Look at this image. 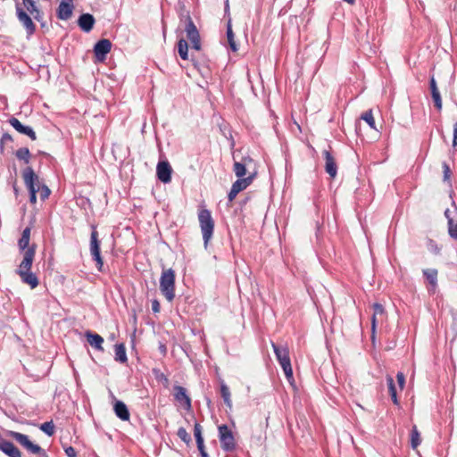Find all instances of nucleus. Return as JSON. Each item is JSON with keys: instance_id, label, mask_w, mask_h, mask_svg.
I'll list each match as a JSON object with an SVG mask.
<instances>
[{"instance_id": "nucleus-39", "label": "nucleus", "mask_w": 457, "mask_h": 457, "mask_svg": "<svg viewBox=\"0 0 457 457\" xmlns=\"http://www.w3.org/2000/svg\"><path fill=\"white\" fill-rule=\"evenodd\" d=\"M448 233L453 239L457 240V222L453 219H449Z\"/></svg>"}, {"instance_id": "nucleus-5", "label": "nucleus", "mask_w": 457, "mask_h": 457, "mask_svg": "<svg viewBox=\"0 0 457 457\" xmlns=\"http://www.w3.org/2000/svg\"><path fill=\"white\" fill-rule=\"evenodd\" d=\"M10 436L30 453L39 454L41 457H48L45 450L39 445L33 444L28 436L14 431H11Z\"/></svg>"}, {"instance_id": "nucleus-7", "label": "nucleus", "mask_w": 457, "mask_h": 457, "mask_svg": "<svg viewBox=\"0 0 457 457\" xmlns=\"http://www.w3.org/2000/svg\"><path fill=\"white\" fill-rule=\"evenodd\" d=\"M185 31L187 34V39L192 44V48H194L196 51H199L201 49V38L199 31L193 22L191 17L188 15L187 18V24L185 27Z\"/></svg>"}, {"instance_id": "nucleus-17", "label": "nucleus", "mask_w": 457, "mask_h": 457, "mask_svg": "<svg viewBox=\"0 0 457 457\" xmlns=\"http://www.w3.org/2000/svg\"><path fill=\"white\" fill-rule=\"evenodd\" d=\"M0 450L10 457H21L20 450L10 441H0Z\"/></svg>"}, {"instance_id": "nucleus-54", "label": "nucleus", "mask_w": 457, "mask_h": 457, "mask_svg": "<svg viewBox=\"0 0 457 457\" xmlns=\"http://www.w3.org/2000/svg\"><path fill=\"white\" fill-rule=\"evenodd\" d=\"M201 454V457H209L208 453L205 451V447L198 449Z\"/></svg>"}, {"instance_id": "nucleus-26", "label": "nucleus", "mask_w": 457, "mask_h": 457, "mask_svg": "<svg viewBox=\"0 0 457 457\" xmlns=\"http://www.w3.org/2000/svg\"><path fill=\"white\" fill-rule=\"evenodd\" d=\"M178 53L181 59H183V60L188 59V44H187V40L183 37H181L178 41Z\"/></svg>"}, {"instance_id": "nucleus-58", "label": "nucleus", "mask_w": 457, "mask_h": 457, "mask_svg": "<svg viewBox=\"0 0 457 457\" xmlns=\"http://www.w3.org/2000/svg\"><path fill=\"white\" fill-rule=\"evenodd\" d=\"M13 190H14L15 195H18V188H17V187L15 185L13 186Z\"/></svg>"}, {"instance_id": "nucleus-46", "label": "nucleus", "mask_w": 457, "mask_h": 457, "mask_svg": "<svg viewBox=\"0 0 457 457\" xmlns=\"http://www.w3.org/2000/svg\"><path fill=\"white\" fill-rule=\"evenodd\" d=\"M443 168H444V179H445V180H446L450 177L451 170H450L448 164L445 162H444Z\"/></svg>"}, {"instance_id": "nucleus-40", "label": "nucleus", "mask_w": 457, "mask_h": 457, "mask_svg": "<svg viewBox=\"0 0 457 457\" xmlns=\"http://www.w3.org/2000/svg\"><path fill=\"white\" fill-rule=\"evenodd\" d=\"M177 436L187 445L191 442V436L184 428H179L178 429Z\"/></svg>"}, {"instance_id": "nucleus-57", "label": "nucleus", "mask_w": 457, "mask_h": 457, "mask_svg": "<svg viewBox=\"0 0 457 457\" xmlns=\"http://www.w3.org/2000/svg\"><path fill=\"white\" fill-rule=\"evenodd\" d=\"M344 1L348 3L349 4H353L355 3V0H344Z\"/></svg>"}, {"instance_id": "nucleus-18", "label": "nucleus", "mask_w": 457, "mask_h": 457, "mask_svg": "<svg viewBox=\"0 0 457 457\" xmlns=\"http://www.w3.org/2000/svg\"><path fill=\"white\" fill-rule=\"evenodd\" d=\"M174 391L175 399L178 402L184 403L187 409H189L191 407V400L189 396L187 395L186 389L181 386H175Z\"/></svg>"}, {"instance_id": "nucleus-32", "label": "nucleus", "mask_w": 457, "mask_h": 457, "mask_svg": "<svg viewBox=\"0 0 457 457\" xmlns=\"http://www.w3.org/2000/svg\"><path fill=\"white\" fill-rule=\"evenodd\" d=\"M202 427L199 423H195L194 426V436L195 437L197 448L201 449L204 447V437L202 436Z\"/></svg>"}, {"instance_id": "nucleus-22", "label": "nucleus", "mask_w": 457, "mask_h": 457, "mask_svg": "<svg viewBox=\"0 0 457 457\" xmlns=\"http://www.w3.org/2000/svg\"><path fill=\"white\" fill-rule=\"evenodd\" d=\"M429 87H430L431 96H432L435 106L436 107L437 110H441L442 99H441V96H440V93L437 88L436 82V79L434 77H432L430 79Z\"/></svg>"}, {"instance_id": "nucleus-45", "label": "nucleus", "mask_w": 457, "mask_h": 457, "mask_svg": "<svg viewBox=\"0 0 457 457\" xmlns=\"http://www.w3.org/2000/svg\"><path fill=\"white\" fill-rule=\"evenodd\" d=\"M64 451L68 457H77V452L72 446L66 447Z\"/></svg>"}, {"instance_id": "nucleus-16", "label": "nucleus", "mask_w": 457, "mask_h": 457, "mask_svg": "<svg viewBox=\"0 0 457 457\" xmlns=\"http://www.w3.org/2000/svg\"><path fill=\"white\" fill-rule=\"evenodd\" d=\"M78 24L83 31L89 32L94 27L95 18L90 13H83L79 16Z\"/></svg>"}, {"instance_id": "nucleus-35", "label": "nucleus", "mask_w": 457, "mask_h": 457, "mask_svg": "<svg viewBox=\"0 0 457 457\" xmlns=\"http://www.w3.org/2000/svg\"><path fill=\"white\" fill-rule=\"evenodd\" d=\"M16 157L19 160L24 161L26 163L29 162L30 152L27 147L19 148L15 153Z\"/></svg>"}, {"instance_id": "nucleus-1", "label": "nucleus", "mask_w": 457, "mask_h": 457, "mask_svg": "<svg viewBox=\"0 0 457 457\" xmlns=\"http://www.w3.org/2000/svg\"><path fill=\"white\" fill-rule=\"evenodd\" d=\"M274 353L279 362L285 376L290 384L294 381L293 370L289 357V350L287 345L271 344Z\"/></svg>"}, {"instance_id": "nucleus-38", "label": "nucleus", "mask_w": 457, "mask_h": 457, "mask_svg": "<svg viewBox=\"0 0 457 457\" xmlns=\"http://www.w3.org/2000/svg\"><path fill=\"white\" fill-rule=\"evenodd\" d=\"M40 429L46 433L47 436H51L54 434V422L46 421L40 425Z\"/></svg>"}, {"instance_id": "nucleus-10", "label": "nucleus", "mask_w": 457, "mask_h": 457, "mask_svg": "<svg viewBox=\"0 0 457 457\" xmlns=\"http://www.w3.org/2000/svg\"><path fill=\"white\" fill-rule=\"evenodd\" d=\"M172 169L167 161L160 162L156 167L158 179L162 183H169L171 180Z\"/></svg>"}, {"instance_id": "nucleus-28", "label": "nucleus", "mask_w": 457, "mask_h": 457, "mask_svg": "<svg viewBox=\"0 0 457 457\" xmlns=\"http://www.w3.org/2000/svg\"><path fill=\"white\" fill-rule=\"evenodd\" d=\"M220 395L223 398V401L225 404L231 409L232 408V401H231V395L228 386L222 381L220 383Z\"/></svg>"}, {"instance_id": "nucleus-11", "label": "nucleus", "mask_w": 457, "mask_h": 457, "mask_svg": "<svg viewBox=\"0 0 457 457\" xmlns=\"http://www.w3.org/2000/svg\"><path fill=\"white\" fill-rule=\"evenodd\" d=\"M73 8L71 0H62L57 9V17L63 21L69 20L72 15Z\"/></svg>"}, {"instance_id": "nucleus-19", "label": "nucleus", "mask_w": 457, "mask_h": 457, "mask_svg": "<svg viewBox=\"0 0 457 457\" xmlns=\"http://www.w3.org/2000/svg\"><path fill=\"white\" fill-rule=\"evenodd\" d=\"M23 283L30 286L31 288H35L38 286V279L33 272L30 270L17 271Z\"/></svg>"}, {"instance_id": "nucleus-34", "label": "nucleus", "mask_w": 457, "mask_h": 457, "mask_svg": "<svg viewBox=\"0 0 457 457\" xmlns=\"http://www.w3.org/2000/svg\"><path fill=\"white\" fill-rule=\"evenodd\" d=\"M420 435L418 431L417 427L414 425L412 426L411 431V445L413 449L417 448L420 445Z\"/></svg>"}, {"instance_id": "nucleus-6", "label": "nucleus", "mask_w": 457, "mask_h": 457, "mask_svg": "<svg viewBox=\"0 0 457 457\" xmlns=\"http://www.w3.org/2000/svg\"><path fill=\"white\" fill-rule=\"evenodd\" d=\"M219 437L221 448L226 452H231L236 448V442L232 432L227 425L219 427Z\"/></svg>"}, {"instance_id": "nucleus-52", "label": "nucleus", "mask_w": 457, "mask_h": 457, "mask_svg": "<svg viewBox=\"0 0 457 457\" xmlns=\"http://www.w3.org/2000/svg\"><path fill=\"white\" fill-rule=\"evenodd\" d=\"M21 237H25L29 238V237H30V228H26L22 231Z\"/></svg>"}, {"instance_id": "nucleus-37", "label": "nucleus", "mask_w": 457, "mask_h": 457, "mask_svg": "<svg viewBox=\"0 0 457 457\" xmlns=\"http://www.w3.org/2000/svg\"><path fill=\"white\" fill-rule=\"evenodd\" d=\"M32 173H29L26 177V187L29 191V194H35L37 195V192L40 190V187H34L33 181H32Z\"/></svg>"}, {"instance_id": "nucleus-27", "label": "nucleus", "mask_w": 457, "mask_h": 457, "mask_svg": "<svg viewBox=\"0 0 457 457\" xmlns=\"http://www.w3.org/2000/svg\"><path fill=\"white\" fill-rule=\"evenodd\" d=\"M386 382H387L388 392L391 396V399L395 405H398L399 401L397 398L396 388H395V385L393 378L391 376H386Z\"/></svg>"}, {"instance_id": "nucleus-8", "label": "nucleus", "mask_w": 457, "mask_h": 457, "mask_svg": "<svg viewBox=\"0 0 457 457\" xmlns=\"http://www.w3.org/2000/svg\"><path fill=\"white\" fill-rule=\"evenodd\" d=\"M16 14L19 21L25 28L27 34L29 36L32 35L36 30V25L33 22L31 17L27 13V12L20 5V4H16Z\"/></svg>"}, {"instance_id": "nucleus-41", "label": "nucleus", "mask_w": 457, "mask_h": 457, "mask_svg": "<svg viewBox=\"0 0 457 457\" xmlns=\"http://www.w3.org/2000/svg\"><path fill=\"white\" fill-rule=\"evenodd\" d=\"M50 193H51L50 189L45 184H43L40 187L39 195H40L41 200L44 201L46 198H48V196L50 195Z\"/></svg>"}, {"instance_id": "nucleus-53", "label": "nucleus", "mask_w": 457, "mask_h": 457, "mask_svg": "<svg viewBox=\"0 0 457 457\" xmlns=\"http://www.w3.org/2000/svg\"><path fill=\"white\" fill-rule=\"evenodd\" d=\"M29 202L33 204H36L37 203V195L29 194Z\"/></svg>"}, {"instance_id": "nucleus-13", "label": "nucleus", "mask_w": 457, "mask_h": 457, "mask_svg": "<svg viewBox=\"0 0 457 457\" xmlns=\"http://www.w3.org/2000/svg\"><path fill=\"white\" fill-rule=\"evenodd\" d=\"M35 253L36 249L34 245L30 246L24 252L23 259L17 271L30 270L35 257Z\"/></svg>"}, {"instance_id": "nucleus-29", "label": "nucleus", "mask_w": 457, "mask_h": 457, "mask_svg": "<svg viewBox=\"0 0 457 457\" xmlns=\"http://www.w3.org/2000/svg\"><path fill=\"white\" fill-rule=\"evenodd\" d=\"M227 38H228V42L230 49L233 52H237L238 48H237V45L236 44L235 39H234V33L232 30L230 20L228 21V25H227Z\"/></svg>"}, {"instance_id": "nucleus-48", "label": "nucleus", "mask_w": 457, "mask_h": 457, "mask_svg": "<svg viewBox=\"0 0 457 457\" xmlns=\"http://www.w3.org/2000/svg\"><path fill=\"white\" fill-rule=\"evenodd\" d=\"M152 310L154 312H160V303L157 300H154L152 302Z\"/></svg>"}, {"instance_id": "nucleus-15", "label": "nucleus", "mask_w": 457, "mask_h": 457, "mask_svg": "<svg viewBox=\"0 0 457 457\" xmlns=\"http://www.w3.org/2000/svg\"><path fill=\"white\" fill-rule=\"evenodd\" d=\"M113 411L116 416L121 420L127 421L129 420V411L123 402L120 400H115V403L113 404Z\"/></svg>"}, {"instance_id": "nucleus-4", "label": "nucleus", "mask_w": 457, "mask_h": 457, "mask_svg": "<svg viewBox=\"0 0 457 457\" xmlns=\"http://www.w3.org/2000/svg\"><path fill=\"white\" fill-rule=\"evenodd\" d=\"M89 250L93 260L96 263L97 270L101 271L104 266V262L100 253V241L98 239V232L96 226H92Z\"/></svg>"}, {"instance_id": "nucleus-30", "label": "nucleus", "mask_w": 457, "mask_h": 457, "mask_svg": "<svg viewBox=\"0 0 457 457\" xmlns=\"http://www.w3.org/2000/svg\"><path fill=\"white\" fill-rule=\"evenodd\" d=\"M32 173V181L34 187H41L43 183L40 181L39 177L34 172L33 169L31 167H27L22 171V178L24 180V183L26 184V176L29 175V173Z\"/></svg>"}, {"instance_id": "nucleus-12", "label": "nucleus", "mask_w": 457, "mask_h": 457, "mask_svg": "<svg viewBox=\"0 0 457 457\" xmlns=\"http://www.w3.org/2000/svg\"><path fill=\"white\" fill-rule=\"evenodd\" d=\"M9 123L21 134L27 135L32 140H36L37 136L31 127L23 125L18 119L12 117L9 120Z\"/></svg>"}, {"instance_id": "nucleus-2", "label": "nucleus", "mask_w": 457, "mask_h": 457, "mask_svg": "<svg viewBox=\"0 0 457 457\" xmlns=\"http://www.w3.org/2000/svg\"><path fill=\"white\" fill-rule=\"evenodd\" d=\"M160 290L169 302L175 297V271L172 269L162 270L160 278Z\"/></svg>"}, {"instance_id": "nucleus-20", "label": "nucleus", "mask_w": 457, "mask_h": 457, "mask_svg": "<svg viewBox=\"0 0 457 457\" xmlns=\"http://www.w3.org/2000/svg\"><path fill=\"white\" fill-rule=\"evenodd\" d=\"M85 337H86L88 344L92 347H95L96 349L100 350V351L104 350V348H103L104 338L100 335L93 333L88 330V331H86Z\"/></svg>"}, {"instance_id": "nucleus-44", "label": "nucleus", "mask_w": 457, "mask_h": 457, "mask_svg": "<svg viewBox=\"0 0 457 457\" xmlns=\"http://www.w3.org/2000/svg\"><path fill=\"white\" fill-rule=\"evenodd\" d=\"M396 378L401 390H403L405 384V376L403 375V372H398L396 375Z\"/></svg>"}, {"instance_id": "nucleus-14", "label": "nucleus", "mask_w": 457, "mask_h": 457, "mask_svg": "<svg viewBox=\"0 0 457 457\" xmlns=\"http://www.w3.org/2000/svg\"><path fill=\"white\" fill-rule=\"evenodd\" d=\"M323 155H324V158H325V170H326V172L331 178H335L337 176V166L335 158L327 150H325L323 152Z\"/></svg>"}, {"instance_id": "nucleus-43", "label": "nucleus", "mask_w": 457, "mask_h": 457, "mask_svg": "<svg viewBox=\"0 0 457 457\" xmlns=\"http://www.w3.org/2000/svg\"><path fill=\"white\" fill-rule=\"evenodd\" d=\"M372 308H373V315H382L384 313V307L382 306V304L380 303H375L373 305H372Z\"/></svg>"}, {"instance_id": "nucleus-49", "label": "nucleus", "mask_w": 457, "mask_h": 457, "mask_svg": "<svg viewBox=\"0 0 457 457\" xmlns=\"http://www.w3.org/2000/svg\"><path fill=\"white\" fill-rule=\"evenodd\" d=\"M237 194L238 193L237 191H235L233 188H231L229 193H228V201L232 202L236 198Z\"/></svg>"}, {"instance_id": "nucleus-59", "label": "nucleus", "mask_w": 457, "mask_h": 457, "mask_svg": "<svg viewBox=\"0 0 457 457\" xmlns=\"http://www.w3.org/2000/svg\"><path fill=\"white\" fill-rule=\"evenodd\" d=\"M453 206H454L455 211L457 212V205L455 204V202H454V201H453Z\"/></svg>"}, {"instance_id": "nucleus-56", "label": "nucleus", "mask_w": 457, "mask_h": 457, "mask_svg": "<svg viewBox=\"0 0 457 457\" xmlns=\"http://www.w3.org/2000/svg\"><path fill=\"white\" fill-rule=\"evenodd\" d=\"M228 8H229V6H228V0H226V3H225V11H226V12H227V11H228Z\"/></svg>"}, {"instance_id": "nucleus-3", "label": "nucleus", "mask_w": 457, "mask_h": 457, "mask_svg": "<svg viewBox=\"0 0 457 457\" xmlns=\"http://www.w3.org/2000/svg\"><path fill=\"white\" fill-rule=\"evenodd\" d=\"M198 220L203 234L204 245L206 248L213 235L214 220L212 217L211 212L207 209H202L199 211Z\"/></svg>"}, {"instance_id": "nucleus-51", "label": "nucleus", "mask_w": 457, "mask_h": 457, "mask_svg": "<svg viewBox=\"0 0 457 457\" xmlns=\"http://www.w3.org/2000/svg\"><path fill=\"white\" fill-rule=\"evenodd\" d=\"M12 136H11V135H9L8 133H4V134L2 136V139H1V141H2L3 143H4V142H8V141H12Z\"/></svg>"}, {"instance_id": "nucleus-21", "label": "nucleus", "mask_w": 457, "mask_h": 457, "mask_svg": "<svg viewBox=\"0 0 457 457\" xmlns=\"http://www.w3.org/2000/svg\"><path fill=\"white\" fill-rule=\"evenodd\" d=\"M22 4L24 8L33 16V18L37 21H40L42 19V12L38 9L34 0H22Z\"/></svg>"}, {"instance_id": "nucleus-25", "label": "nucleus", "mask_w": 457, "mask_h": 457, "mask_svg": "<svg viewBox=\"0 0 457 457\" xmlns=\"http://www.w3.org/2000/svg\"><path fill=\"white\" fill-rule=\"evenodd\" d=\"M114 359L116 361L120 363H125L128 361L126 348L123 344L115 345V356Z\"/></svg>"}, {"instance_id": "nucleus-42", "label": "nucleus", "mask_w": 457, "mask_h": 457, "mask_svg": "<svg viewBox=\"0 0 457 457\" xmlns=\"http://www.w3.org/2000/svg\"><path fill=\"white\" fill-rule=\"evenodd\" d=\"M29 238L25 237H21L18 243L20 249L23 250V251H26L28 248L30 247V246H29Z\"/></svg>"}, {"instance_id": "nucleus-33", "label": "nucleus", "mask_w": 457, "mask_h": 457, "mask_svg": "<svg viewBox=\"0 0 457 457\" xmlns=\"http://www.w3.org/2000/svg\"><path fill=\"white\" fill-rule=\"evenodd\" d=\"M152 372L154 376V378L158 382L162 383L165 387L169 386L170 380L164 373H162L159 369H156V368L153 369Z\"/></svg>"}, {"instance_id": "nucleus-9", "label": "nucleus", "mask_w": 457, "mask_h": 457, "mask_svg": "<svg viewBox=\"0 0 457 457\" xmlns=\"http://www.w3.org/2000/svg\"><path fill=\"white\" fill-rule=\"evenodd\" d=\"M112 43L109 39H100L94 46V54L98 62H104L111 51Z\"/></svg>"}, {"instance_id": "nucleus-47", "label": "nucleus", "mask_w": 457, "mask_h": 457, "mask_svg": "<svg viewBox=\"0 0 457 457\" xmlns=\"http://www.w3.org/2000/svg\"><path fill=\"white\" fill-rule=\"evenodd\" d=\"M453 145L457 146V122L453 124Z\"/></svg>"}, {"instance_id": "nucleus-36", "label": "nucleus", "mask_w": 457, "mask_h": 457, "mask_svg": "<svg viewBox=\"0 0 457 457\" xmlns=\"http://www.w3.org/2000/svg\"><path fill=\"white\" fill-rule=\"evenodd\" d=\"M361 119L366 121L371 129H376L375 120L371 110L364 112L361 115Z\"/></svg>"}, {"instance_id": "nucleus-50", "label": "nucleus", "mask_w": 457, "mask_h": 457, "mask_svg": "<svg viewBox=\"0 0 457 457\" xmlns=\"http://www.w3.org/2000/svg\"><path fill=\"white\" fill-rule=\"evenodd\" d=\"M376 323H377V316L372 314V317H371V329H372V333L373 334L375 333Z\"/></svg>"}, {"instance_id": "nucleus-31", "label": "nucleus", "mask_w": 457, "mask_h": 457, "mask_svg": "<svg viewBox=\"0 0 457 457\" xmlns=\"http://www.w3.org/2000/svg\"><path fill=\"white\" fill-rule=\"evenodd\" d=\"M424 277L428 279L433 287H436L437 284V270L436 269L424 270Z\"/></svg>"}, {"instance_id": "nucleus-24", "label": "nucleus", "mask_w": 457, "mask_h": 457, "mask_svg": "<svg viewBox=\"0 0 457 457\" xmlns=\"http://www.w3.org/2000/svg\"><path fill=\"white\" fill-rule=\"evenodd\" d=\"M255 176V173H253L251 175H249L248 177L246 178H244V179H238L237 180H236L233 184H232V187L231 188H233L235 191H237V193H240L241 191H243L244 189H245L248 186H250V184L253 182V178Z\"/></svg>"}, {"instance_id": "nucleus-55", "label": "nucleus", "mask_w": 457, "mask_h": 457, "mask_svg": "<svg viewBox=\"0 0 457 457\" xmlns=\"http://www.w3.org/2000/svg\"><path fill=\"white\" fill-rule=\"evenodd\" d=\"M445 218L447 219V224H449V219H453V218L450 216V210H449V209L445 210Z\"/></svg>"}, {"instance_id": "nucleus-23", "label": "nucleus", "mask_w": 457, "mask_h": 457, "mask_svg": "<svg viewBox=\"0 0 457 457\" xmlns=\"http://www.w3.org/2000/svg\"><path fill=\"white\" fill-rule=\"evenodd\" d=\"M251 162L252 159L250 157L244 158L242 162H235L233 171L237 178L244 179L243 177L246 174V166Z\"/></svg>"}]
</instances>
